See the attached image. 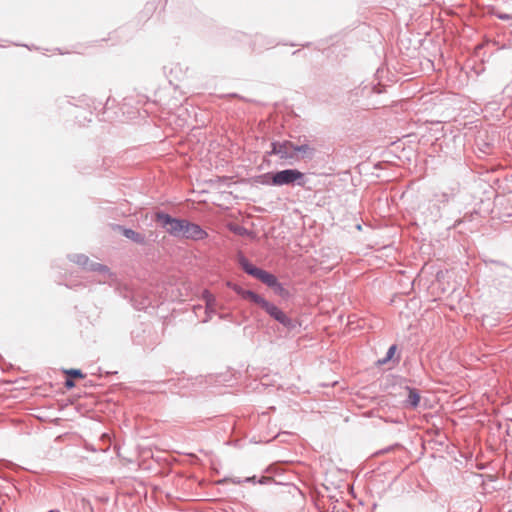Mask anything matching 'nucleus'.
Returning <instances> with one entry per match:
<instances>
[{
	"mask_svg": "<svg viewBox=\"0 0 512 512\" xmlns=\"http://www.w3.org/2000/svg\"><path fill=\"white\" fill-rule=\"evenodd\" d=\"M255 304L260 306L267 315L282 325L287 331L293 332L300 328L301 324L298 322V320L288 316L280 307L266 300L261 295Z\"/></svg>",
	"mask_w": 512,
	"mask_h": 512,
	"instance_id": "f257e3e1",
	"label": "nucleus"
},
{
	"mask_svg": "<svg viewBox=\"0 0 512 512\" xmlns=\"http://www.w3.org/2000/svg\"><path fill=\"white\" fill-rule=\"evenodd\" d=\"M238 264L248 275L260 280L262 283L267 285L269 288H273L279 281L278 278L261 268L254 266L243 254L238 255Z\"/></svg>",
	"mask_w": 512,
	"mask_h": 512,
	"instance_id": "f03ea898",
	"label": "nucleus"
},
{
	"mask_svg": "<svg viewBox=\"0 0 512 512\" xmlns=\"http://www.w3.org/2000/svg\"><path fill=\"white\" fill-rule=\"evenodd\" d=\"M273 181L276 183V186L292 185L305 187L307 183L305 174L298 169L292 168L276 171Z\"/></svg>",
	"mask_w": 512,
	"mask_h": 512,
	"instance_id": "7ed1b4c3",
	"label": "nucleus"
},
{
	"mask_svg": "<svg viewBox=\"0 0 512 512\" xmlns=\"http://www.w3.org/2000/svg\"><path fill=\"white\" fill-rule=\"evenodd\" d=\"M295 144L289 140L284 141H273L271 143V150L268 155H276L281 160H284L288 164H292L293 161L298 160V156L295 154Z\"/></svg>",
	"mask_w": 512,
	"mask_h": 512,
	"instance_id": "20e7f679",
	"label": "nucleus"
},
{
	"mask_svg": "<svg viewBox=\"0 0 512 512\" xmlns=\"http://www.w3.org/2000/svg\"><path fill=\"white\" fill-rule=\"evenodd\" d=\"M182 218L172 217L163 211L155 213V221L165 229V231L174 238H179L180 229L182 227Z\"/></svg>",
	"mask_w": 512,
	"mask_h": 512,
	"instance_id": "39448f33",
	"label": "nucleus"
},
{
	"mask_svg": "<svg viewBox=\"0 0 512 512\" xmlns=\"http://www.w3.org/2000/svg\"><path fill=\"white\" fill-rule=\"evenodd\" d=\"M68 259L86 271L111 275L110 269L106 265L90 261L85 254H70Z\"/></svg>",
	"mask_w": 512,
	"mask_h": 512,
	"instance_id": "423d86ee",
	"label": "nucleus"
},
{
	"mask_svg": "<svg viewBox=\"0 0 512 512\" xmlns=\"http://www.w3.org/2000/svg\"><path fill=\"white\" fill-rule=\"evenodd\" d=\"M458 191H459V187L457 184H455L451 187H447L446 189H444L438 193H435L434 200L439 206L446 205L451 200H453L455 198Z\"/></svg>",
	"mask_w": 512,
	"mask_h": 512,
	"instance_id": "0eeeda50",
	"label": "nucleus"
},
{
	"mask_svg": "<svg viewBox=\"0 0 512 512\" xmlns=\"http://www.w3.org/2000/svg\"><path fill=\"white\" fill-rule=\"evenodd\" d=\"M227 287L232 289L237 295H239L241 298L245 300H249L252 303H256L258 298L260 297L259 294L255 293L252 290L244 289L239 284H236L234 282L228 281Z\"/></svg>",
	"mask_w": 512,
	"mask_h": 512,
	"instance_id": "6e6552de",
	"label": "nucleus"
},
{
	"mask_svg": "<svg viewBox=\"0 0 512 512\" xmlns=\"http://www.w3.org/2000/svg\"><path fill=\"white\" fill-rule=\"evenodd\" d=\"M208 237V233L197 223H190L185 239L199 241Z\"/></svg>",
	"mask_w": 512,
	"mask_h": 512,
	"instance_id": "1a4fd4ad",
	"label": "nucleus"
},
{
	"mask_svg": "<svg viewBox=\"0 0 512 512\" xmlns=\"http://www.w3.org/2000/svg\"><path fill=\"white\" fill-rule=\"evenodd\" d=\"M122 235L126 237L127 239L133 241L136 244L139 245H146L147 240L144 234L139 233L131 228H124L122 227Z\"/></svg>",
	"mask_w": 512,
	"mask_h": 512,
	"instance_id": "9d476101",
	"label": "nucleus"
},
{
	"mask_svg": "<svg viewBox=\"0 0 512 512\" xmlns=\"http://www.w3.org/2000/svg\"><path fill=\"white\" fill-rule=\"evenodd\" d=\"M406 390L408 392V395L404 401V404L406 407L409 408H416L418 407L420 403V393L418 389L414 387L407 386Z\"/></svg>",
	"mask_w": 512,
	"mask_h": 512,
	"instance_id": "9b49d317",
	"label": "nucleus"
},
{
	"mask_svg": "<svg viewBox=\"0 0 512 512\" xmlns=\"http://www.w3.org/2000/svg\"><path fill=\"white\" fill-rule=\"evenodd\" d=\"M396 351H397V345L396 344L391 345L388 348L385 357L377 360V365L383 366V365L388 364L389 362H392L394 365L398 364L400 361V356L398 355L395 357Z\"/></svg>",
	"mask_w": 512,
	"mask_h": 512,
	"instance_id": "f8f14e48",
	"label": "nucleus"
},
{
	"mask_svg": "<svg viewBox=\"0 0 512 512\" xmlns=\"http://www.w3.org/2000/svg\"><path fill=\"white\" fill-rule=\"evenodd\" d=\"M273 45H274L273 41L267 39L262 34H257L255 36L252 49L254 51H257V50H262V49L272 47Z\"/></svg>",
	"mask_w": 512,
	"mask_h": 512,
	"instance_id": "ddd939ff",
	"label": "nucleus"
},
{
	"mask_svg": "<svg viewBox=\"0 0 512 512\" xmlns=\"http://www.w3.org/2000/svg\"><path fill=\"white\" fill-rule=\"evenodd\" d=\"M295 154L301 153V158L312 159L315 156V149L310 147L307 143H303L300 145L295 144Z\"/></svg>",
	"mask_w": 512,
	"mask_h": 512,
	"instance_id": "4468645a",
	"label": "nucleus"
},
{
	"mask_svg": "<svg viewBox=\"0 0 512 512\" xmlns=\"http://www.w3.org/2000/svg\"><path fill=\"white\" fill-rule=\"evenodd\" d=\"M274 173L275 172H267L264 174H261L257 177V182L266 185V186H276V183H274Z\"/></svg>",
	"mask_w": 512,
	"mask_h": 512,
	"instance_id": "2eb2a0df",
	"label": "nucleus"
},
{
	"mask_svg": "<svg viewBox=\"0 0 512 512\" xmlns=\"http://www.w3.org/2000/svg\"><path fill=\"white\" fill-rule=\"evenodd\" d=\"M274 293L282 298H288L290 296L289 291L284 287L281 282H277L276 285L272 288Z\"/></svg>",
	"mask_w": 512,
	"mask_h": 512,
	"instance_id": "dca6fc26",
	"label": "nucleus"
},
{
	"mask_svg": "<svg viewBox=\"0 0 512 512\" xmlns=\"http://www.w3.org/2000/svg\"><path fill=\"white\" fill-rule=\"evenodd\" d=\"M64 373L67 375V377L72 378L73 380L75 378H84V374L80 369H66L64 370Z\"/></svg>",
	"mask_w": 512,
	"mask_h": 512,
	"instance_id": "f3484780",
	"label": "nucleus"
},
{
	"mask_svg": "<svg viewBox=\"0 0 512 512\" xmlns=\"http://www.w3.org/2000/svg\"><path fill=\"white\" fill-rule=\"evenodd\" d=\"M190 223L187 219L182 220V227L180 229L179 238H185V235H187L188 228L190 226Z\"/></svg>",
	"mask_w": 512,
	"mask_h": 512,
	"instance_id": "a211bd4d",
	"label": "nucleus"
},
{
	"mask_svg": "<svg viewBox=\"0 0 512 512\" xmlns=\"http://www.w3.org/2000/svg\"><path fill=\"white\" fill-rule=\"evenodd\" d=\"M477 141H479V138L477 139ZM478 146L483 153H490L491 144L489 142H483L482 144L478 142Z\"/></svg>",
	"mask_w": 512,
	"mask_h": 512,
	"instance_id": "6ab92c4d",
	"label": "nucleus"
},
{
	"mask_svg": "<svg viewBox=\"0 0 512 512\" xmlns=\"http://www.w3.org/2000/svg\"><path fill=\"white\" fill-rule=\"evenodd\" d=\"M495 16L500 19V20H503V21H509V20H512V15L511 14H507V13H500V12H497L495 13Z\"/></svg>",
	"mask_w": 512,
	"mask_h": 512,
	"instance_id": "aec40b11",
	"label": "nucleus"
},
{
	"mask_svg": "<svg viewBox=\"0 0 512 512\" xmlns=\"http://www.w3.org/2000/svg\"><path fill=\"white\" fill-rule=\"evenodd\" d=\"M81 102H83L86 106L88 107H93L94 109L97 108V105L95 103L94 100L90 99V98H87V97H84Z\"/></svg>",
	"mask_w": 512,
	"mask_h": 512,
	"instance_id": "412c9836",
	"label": "nucleus"
},
{
	"mask_svg": "<svg viewBox=\"0 0 512 512\" xmlns=\"http://www.w3.org/2000/svg\"><path fill=\"white\" fill-rule=\"evenodd\" d=\"M64 385L67 389H72L73 387H75V382L72 378L67 377L65 379Z\"/></svg>",
	"mask_w": 512,
	"mask_h": 512,
	"instance_id": "4be33fe9",
	"label": "nucleus"
},
{
	"mask_svg": "<svg viewBox=\"0 0 512 512\" xmlns=\"http://www.w3.org/2000/svg\"><path fill=\"white\" fill-rule=\"evenodd\" d=\"M243 482H252V483H255L256 482V476H252V477H247L244 479Z\"/></svg>",
	"mask_w": 512,
	"mask_h": 512,
	"instance_id": "5701e85b",
	"label": "nucleus"
},
{
	"mask_svg": "<svg viewBox=\"0 0 512 512\" xmlns=\"http://www.w3.org/2000/svg\"><path fill=\"white\" fill-rule=\"evenodd\" d=\"M269 480H270V478H268V477H262L258 482H259L260 484H265V483H267Z\"/></svg>",
	"mask_w": 512,
	"mask_h": 512,
	"instance_id": "b1692460",
	"label": "nucleus"
},
{
	"mask_svg": "<svg viewBox=\"0 0 512 512\" xmlns=\"http://www.w3.org/2000/svg\"><path fill=\"white\" fill-rule=\"evenodd\" d=\"M137 337H138V336H136V335H134V334H133V340H134V342H135L136 344H139V345H140V344H142V342H141L140 340H138V339H137Z\"/></svg>",
	"mask_w": 512,
	"mask_h": 512,
	"instance_id": "393cba45",
	"label": "nucleus"
},
{
	"mask_svg": "<svg viewBox=\"0 0 512 512\" xmlns=\"http://www.w3.org/2000/svg\"><path fill=\"white\" fill-rule=\"evenodd\" d=\"M232 482H233L234 484H240V483H242V481H241L240 479H234Z\"/></svg>",
	"mask_w": 512,
	"mask_h": 512,
	"instance_id": "a878e982",
	"label": "nucleus"
},
{
	"mask_svg": "<svg viewBox=\"0 0 512 512\" xmlns=\"http://www.w3.org/2000/svg\"><path fill=\"white\" fill-rule=\"evenodd\" d=\"M48 512H60L59 510H50Z\"/></svg>",
	"mask_w": 512,
	"mask_h": 512,
	"instance_id": "bb28decb",
	"label": "nucleus"
}]
</instances>
